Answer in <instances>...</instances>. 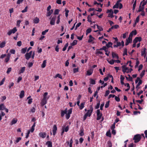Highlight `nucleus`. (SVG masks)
I'll use <instances>...</instances> for the list:
<instances>
[{"label":"nucleus","mask_w":147,"mask_h":147,"mask_svg":"<svg viewBox=\"0 0 147 147\" xmlns=\"http://www.w3.org/2000/svg\"><path fill=\"white\" fill-rule=\"evenodd\" d=\"M142 139L141 135L140 134H137L135 135L133 138L135 143L139 142Z\"/></svg>","instance_id":"f257e3e1"},{"label":"nucleus","mask_w":147,"mask_h":147,"mask_svg":"<svg viewBox=\"0 0 147 147\" xmlns=\"http://www.w3.org/2000/svg\"><path fill=\"white\" fill-rule=\"evenodd\" d=\"M96 114L97 115L96 120H99L101 119L102 115V113H100V110L99 109L97 110Z\"/></svg>","instance_id":"f03ea898"},{"label":"nucleus","mask_w":147,"mask_h":147,"mask_svg":"<svg viewBox=\"0 0 147 147\" xmlns=\"http://www.w3.org/2000/svg\"><path fill=\"white\" fill-rule=\"evenodd\" d=\"M17 31L16 27H14L13 29L7 32V34L9 36H10L12 33L14 34Z\"/></svg>","instance_id":"7ed1b4c3"},{"label":"nucleus","mask_w":147,"mask_h":147,"mask_svg":"<svg viewBox=\"0 0 147 147\" xmlns=\"http://www.w3.org/2000/svg\"><path fill=\"white\" fill-rule=\"evenodd\" d=\"M93 111V108L92 106H90V109L87 111V112L86 113H87V115H88L89 117H90Z\"/></svg>","instance_id":"20e7f679"},{"label":"nucleus","mask_w":147,"mask_h":147,"mask_svg":"<svg viewBox=\"0 0 147 147\" xmlns=\"http://www.w3.org/2000/svg\"><path fill=\"white\" fill-rule=\"evenodd\" d=\"M119 27V26L118 25H115L112 26L111 28H109L107 32H109L112 31V30L114 28L117 29Z\"/></svg>","instance_id":"39448f33"},{"label":"nucleus","mask_w":147,"mask_h":147,"mask_svg":"<svg viewBox=\"0 0 147 147\" xmlns=\"http://www.w3.org/2000/svg\"><path fill=\"white\" fill-rule=\"evenodd\" d=\"M56 16H53V17L51 19V20L50 22V24L51 25H54L55 24V21L56 19Z\"/></svg>","instance_id":"423d86ee"},{"label":"nucleus","mask_w":147,"mask_h":147,"mask_svg":"<svg viewBox=\"0 0 147 147\" xmlns=\"http://www.w3.org/2000/svg\"><path fill=\"white\" fill-rule=\"evenodd\" d=\"M48 99L43 98L41 102V105L42 106L46 104L47 103V100Z\"/></svg>","instance_id":"0eeeda50"},{"label":"nucleus","mask_w":147,"mask_h":147,"mask_svg":"<svg viewBox=\"0 0 147 147\" xmlns=\"http://www.w3.org/2000/svg\"><path fill=\"white\" fill-rule=\"evenodd\" d=\"M121 68L122 69V71L123 73H125V72L127 73V69H128V67H126V65H124L121 66Z\"/></svg>","instance_id":"6e6552de"},{"label":"nucleus","mask_w":147,"mask_h":147,"mask_svg":"<svg viewBox=\"0 0 147 147\" xmlns=\"http://www.w3.org/2000/svg\"><path fill=\"white\" fill-rule=\"evenodd\" d=\"M142 40V38L141 37H136L133 40V42L136 43L138 41L140 42Z\"/></svg>","instance_id":"1a4fd4ad"},{"label":"nucleus","mask_w":147,"mask_h":147,"mask_svg":"<svg viewBox=\"0 0 147 147\" xmlns=\"http://www.w3.org/2000/svg\"><path fill=\"white\" fill-rule=\"evenodd\" d=\"M57 130V127L56 125H55L53 127V135L54 136L55 135Z\"/></svg>","instance_id":"9d476101"},{"label":"nucleus","mask_w":147,"mask_h":147,"mask_svg":"<svg viewBox=\"0 0 147 147\" xmlns=\"http://www.w3.org/2000/svg\"><path fill=\"white\" fill-rule=\"evenodd\" d=\"M46 133L45 132H40L39 134V136L44 138H45L46 136Z\"/></svg>","instance_id":"9b49d317"},{"label":"nucleus","mask_w":147,"mask_h":147,"mask_svg":"<svg viewBox=\"0 0 147 147\" xmlns=\"http://www.w3.org/2000/svg\"><path fill=\"white\" fill-rule=\"evenodd\" d=\"M112 56L113 58H116L117 59H119V57L118 55L116 53L113 52H112Z\"/></svg>","instance_id":"f8f14e48"},{"label":"nucleus","mask_w":147,"mask_h":147,"mask_svg":"<svg viewBox=\"0 0 147 147\" xmlns=\"http://www.w3.org/2000/svg\"><path fill=\"white\" fill-rule=\"evenodd\" d=\"M25 68L26 67H21L19 71V74H20L23 73L25 71Z\"/></svg>","instance_id":"ddd939ff"},{"label":"nucleus","mask_w":147,"mask_h":147,"mask_svg":"<svg viewBox=\"0 0 147 147\" xmlns=\"http://www.w3.org/2000/svg\"><path fill=\"white\" fill-rule=\"evenodd\" d=\"M67 113V109L66 108L64 111L62 110L61 111V116L63 117L65 114H66Z\"/></svg>","instance_id":"4468645a"},{"label":"nucleus","mask_w":147,"mask_h":147,"mask_svg":"<svg viewBox=\"0 0 147 147\" xmlns=\"http://www.w3.org/2000/svg\"><path fill=\"white\" fill-rule=\"evenodd\" d=\"M24 90H22L19 95V97L20 98H22L24 97Z\"/></svg>","instance_id":"2eb2a0df"},{"label":"nucleus","mask_w":147,"mask_h":147,"mask_svg":"<svg viewBox=\"0 0 147 147\" xmlns=\"http://www.w3.org/2000/svg\"><path fill=\"white\" fill-rule=\"evenodd\" d=\"M94 39V38L91 35H90L89 36V39L88 40V42L89 43L91 42Z\"/></svg>","instance_id":"dca6fc26"},{"label":"nucleus","mask_w":147,"mask_h":147,"mask_svg":"<svg viewBox=\"0 0 147 147\" xmlns=\"http://www.w3.org/2000/svg\"><path fill=\"white\" fill-rule=\"evenodd\" d=\"M18 120L16 119H13L11 122L10 124L12 125L16 123L17 121Z\"/></svg>","instance_id":"f3484780"},{"label":"nucleus","mask_w":147,"mask_h":147,"mask_svg":"<svg viewBox=\"0 0 147 147\" xmlns=\"http://www.w3.org/2000/svg\"><path fill=\"white\" fill-rule=\"evenodd\" d=\"M146 49L145 48H144V51H142L141 52V55L142 56H144L145 57L146 55Z\"/></svg>","instance_id":"a211bd4d"},{"label":"nucleus","mask_w":147,"mask_h":147,"mask_svg":"<svg viewBox=\"0 0 147 147\" xmlns=\"http://www.w3.org/2000/svg\"><path fill=\"white\" fill-rule=\"evenodd\" d=\"M25 58L26 59L28 60L30 58L31 56L28 53H26L25 55Z\"/></svg>","instance_id":"6ab92c4d"},{"label":"nucleus","mask_w":147,"mask_h":147,"mask_svg":"<svg viewBox=\"0 0 147 147\" xmlns=\"http://www.w3.org/2000/svg\"><path fill=\"white\" fill-rule=\"evenodd\" d=\"M39 22V19L37 17L35 18L33 20L34 23L35 24H37Z\"/></svg>","instance_id":"aec40b11"},{"label":"nucleus","mask_w":147,"mask_h":147,"mask_svg":"<svg viewBox=\"0 0 147 147\" xmlns=\"http://www.w3.org/2000/svg\"><path fill=\"white\" fill-rule=\"evenodd\" d=\"M141 5H140L139 9L137 11V12H141V11L142 12V11H144V7H142H142H141Z\"/></svg>","instance_id":"412c9836"},{"label":"nucleus","mask_w":147,"mask_h":147,"mask_svg":"<svg viewBox=\"0 0 147 147\" xmlns=\"http://www.w3.org/2000/svg\"><path fill=\"white\" fill-rule=\"evenodd\" d=\"M46 63H47V60H44L43 61V63L41 65V67L42 68H44L46 67Z\"/></svg>","instance_id":"4be33fe9"},{"label":"nucleus","mask_w":147,"mask_h":147,"mask_svg":"<svg viewBox=\"0 0 147 147\" xmlns=\"http://www.w3.org/2000/svg\"><path fill=\"white\" fill-rule=\"evenodd\" d=\"M6 44V42L5 41H3L0 43V48H3L5 47Z\"/></svg>","instance_id":"5701e85b"},{"label":"nucleus","mask_w":147,"mask_h":147,"mask_svg":"<svg viewBox=\"0 0 147 147\" xmlns=\"http://www.w3.org/2000/svg\"><path fill=\"white\" fill-rule=\"evenodd\" d=\"M126 42L125 43V45L126 46H127L129 45V44L131 43L132 42V40L131 39H129L128 40V38H127L126 40Z\"/></svg>","instance_id":"b1692460"},{"label":"nucleus","mask_w":147,"mask_h":147,"mask_svg":"<svg viewBox=\"0 0 147 147\" xmlns=\"http://www.w3.org/2000/svg\"><path fill=\"white\" fill-rule=\"evenodd\" d=\"M5 109V107L3 104H0V110H3Z\"/></svg>","instance_id":"393cba45"},{"label":"nucleus","mask_w":147,"mask_h":147,"mask_svg":"<svg viewBox=\"0 0 147 147\" xmlns=\"http://www.w3.org/2000/svg\"><path fill=\"white\" fill-rule=\"evenodd\" d=\"M93 73V70L90 69L87 71V75L88 76H90Z\"/></svg>","instance_id":"a878e982"},{"label":"nucleus","mask_w":147,"mask_h":147,"mask_svg":"<svg viewBox=\"0 0 147 147\" xmlns=\"http://www.w3.org/2000/svg\"><path fill=\"white\" fill-rule=\"evenodd\" d=\"M46 144L48 146V147H52V143L50 141H48L46 142Z\"/></svg>","instance_id":"bb28decb"},{"label":"nucleus","mask_w":147,"mask_h":147,"mask_svg":"<svg viewBox=\"0 0 147 147\" xmlns=\"http://www.w3.org/2000/svg\"><path fill=\"white\" fill-rule=\"evenodd\" d=\"M113 45V43L111 42H108L107 44L106 45V46L107 47L109 48V47H111L112 48V45Z\"/></svg>","instance_id":"cd10ccee"},{"label":"nucleus","mask_w":147,"mask_h":147,"mask_svg":"<svg viewBox=\"0 0 147 147\" xmlns=\"http://www.w3.org/2000/svg\"><path fill=\"white\" fill-rule=\"evenodd\" d=\"M85 102H82L80 104V105L79 106L80 107V110L82 109L84 107Z\"/></svg>","instance_id":"c85d7f7f"},{"label":"nucleus","mask_w":147,"mask_h":147,"mask_svg":"<svg viewBox=\"0 0 147 147\" xmlns=\"http://www.w3.org/2000/svg\"><path fill=\"white\" fill-rule=\"evenodd\" d=\"M80 131V133L79 134L81 136H83L84 134V129L83 128H81Z\"/></svg>","instance_id":"c756f323"},{"label":"nucleus","mask_w":147,"mask_h":147,"mask_svg":"<svg viewBox=\"0 0 147 147\" xmlns=\"http://www.w3.org/2000/svg\"><path fill=\"white\" fill-rule=\"evenodd\" d=\"M27 49V47H25L24 48H22L21 49V53L23 54L25 53Z\"/></svg>","instance_id":"7c9ffc66"},{"label":"nucleus","mask_w":147,"mask_h":147,"mask_svg":"<svg viewBox=\"0 0 147 147\" xmlns=\"http://www.w3.org/2000/svg\"><path fill=\"white\" fill-rule=\"evenodd\" d=\"M48 11V12L47 15V17L51 15V14L53 13V10L51 9V10H49Z\"/></svg>","instance_id":"2f4dec72"},{"label":"nucleus","mask_w":147,"mask_h":147,"mask_svg":"<svg viewBox=\"0 0 147 147\" xmlns=\"http://www.w3.org/2000/svg\"><path fill=\"white\" fill-rule=\"evenodd\" d=\"M119 3L117 2L116 3L113 7V9L118 8H119Z\"/></svg>","instance_id":"473e14b6"},{"label":"nucleus","mask_w":147,"mask_h":147,"mask_svg":"<svg viewBox=\"0 0 147 147\" xmlns=\"http://www.w3.org/2000/svg\"><path fill=\"white\" fill-rule=\"evenodd\" d=\"M142 3V6L144 7V5H145L147 3V1H143V0L141 2L140 5H141Z\"/></svg>","instance_id":"72a5a7b5"},{"label":"nucleus","mask_w":147,"mask_h":147,"mask_svg":"<svg viewBox=\"0 0 147 147\" xmlns=\"http://www.w3.org/2000/svg\"><path fill=\"white\" fill-rule=\"evenodd\" d=\"M145 71L144 70H143L142 72L141 73L140 76V77L141 78H142V77L144 76L145 74Z\"/></svg>","instance_id":"f704fd0d"},{"label":"nucleus","mask_w":147,"mask_h":147,"mask_svg":"<svg viewBox=\"0 0 147 147\" xmlns=\"http://www.w3.org/2000/svg\"><path fill=\"white\" fill-rule=\"evenodd\" d=\"M88 21L90 23V24H92V21H91V17L90 15H88L87 17Z\"/></svg>","instance_id":"c9c22d12"},{"label":"nucleus","mask_w":147,"mask_h":147,"mask_svg":"<svg viewBox=\"0 0 147 147\" xmlns=\"http://www.w3.org/2000/svg\"><path fill=\"white\" fill-rule=\"evenodd\" d=\"M57 77H58L59 78L62 79V76L60 74H57L56 76L55 77V78H56Z\"/></svg>","instance_id":"e433bc0d"},{"label":"nucleus","mask_w":147,"mask_h":147,"mask_svg":"<svg viewBox=\"0 0 147 147\" xmlns=\"http://www.w3.org/2000/svg\"><path fill=\"white\" fill-rule=\"evenodd\" d=\"M106 49H107L106 47L105 46H103L102 47L100 48V49H96V51H102V50H105Z\"/></svg>","instance_id":"4c0bfd02"},{"label":"nucleus","mask_w":147,"mask_h":147,"mask_svg":"<svg viewBox=\"0 0 147 147\" xmlns=\"http://www.w3.org/2000/svg\"><path fill=\"white\" fill-rule=\"evenodd\" d=\"M127 49L125 48L124 49L123 53V56H124L125 55H127Z\"/></svg>","instance_id":"58836bf2"},{"label":"nucleus","mask_w":147,"mask_h":147,"mask_svg":"<svg viewBox=\"0 0 147 147\" xmlns=\"http://www.w3.org/2000/svg\"><path fill=\"white\" fill-rule=\"evenodd\" d=\"M90 84H95V81L94 80L90 79Z\"/></svg>","instance_id":"ea45409f"},{"label":"nucleus","mask_w":147,"mask_h":147,"mask_svg":"<svg viewBox=\"0 0 147 147\" xmlns=\"http://www.w3.org/2000/svg\"><path fill=\"white\" fill-rule=\"evenodd\" d=\"M77 41L76 40H74L73 42L71 43V45L73 46L76 45L77 44Z\"/></svg>","instance_id":"a19ab883"},{"label":"nucleus","mask_w":147,"mask_h":147,"mask_svg":"<svg viewBox=\"0 0 147 147\" xmlns=\"http://www.w3.org/2000/svg\"><path fill=\"white\" fill-rule=\"evenodd\" d=\"M92 31V29L91 28H89L86 31V35H87L88 34L90 33Z\"/></svg>","instance_id":"79ce46f5"},{"label":"nucleus","mask_w":147,"mask_h":147,"mask_svg":"<svg viewBox=\"0 0 147 147\" xmlns=\"http://www.w3.org/2000/svg\"><path fill=\"white\" fill-rule=\"evenodd\" d=\"M97 28L98 30V31H102L103 30V29L102 27L98 26V25H96Z\"/></svg>","instance_id":"37998d69"},{"label":"nucleus","mask_w":147,"mask_h":147,"mask_svg":"<svg viewBox=\"0 0 147 147\" xmlns=\"http://www.w3.org/2000/svg\"><path fill=\"white\" fill-rule=\"evenodd\" d=\"M108 62L111 65H113L115 62V60L112 59L110 61H108Z\"/></svg>","instance_id":"c03bdc74"},{"label":"nucleus","mask_w":147,"mask_h":147,"mask_svg":"<svg viewBox=\"0 0 147 147\" xmlns=\"http://www.w3.org/2000/svg\"><path fill=\"white\" fill-rule=\"evenodd\" d=\"M113 12H112V13H109L108 14V17H110L111 18H113L114 17V15H113Z\"/></svg>","instance_id":"a18cd8bd"},{"label":"nucleus","mask_w":147,"mask_h":147,"mask_svg":"<svg viewBox=\"0 0 147 147\" xmlns=\"http://www.w3.org/2000/svg\"><path fill=\"white\" fill-rule=\"evenodd\" d=\"M48 93L47 92H45L44 93V95H43V98H47L48 99L49 98V97H47V96L48 94Z\"/></svg>","instance_id":"49530a36"},{"label":"nucleus","mask_w":147,"mask_h":147,"mask_svg":"<svg viewBox=\"0 0 147 147\" xmlns=\"http://www.w3.org/2000/svg\"><path fill=\"white\" fill-rule=\"evenodd\" d=\"M78 68H74L73 70V71L74 73H75L78 71Z\"/></svg>","instance_id":"de8ad7c7"},{"label":"nucleus","mask_w":147,"mask_h":147,"mask_svg":"<svg viewBox=\"0 0 147 147\" xmlns=\"http://www.w3.org/2000/svg\"><path fill=\"white\" fill-rule=\"evenodd\" d=\"M109 102H110L109 100L107 101L106 102V103L105 105V108H107L109 107Z\"/></svg>","instance_id":"09e8293b"},{"label":"nucleus","mask_w":147,"mask_h":147,"mask_svg":"<svg viewBox=\"0 0 147 147\" xmlns=\"http://www.w3.org/2000/svg\"><path fill=\"white\" fill-rule=\"evenodd\" d=\"M49 29H46L44 31H42V35H45L46 33L48 32L49 31Z\"/></svg>","instance_id":"8fccbe9b"},{"label":"nucleus","mask_w":147,"mask_h":147,"mask_svg":"<svg viewBox=\"0 0 147 147\" xmlns=\"http://www.w3.org/2000/svg\"><path fill=\"white\" fill-rule=\"evenodd\" d=\"M82 24L81 22H80V23H78L76 26V27H75V30H76L77 29V28L79 27Z\"/></svg>","instance_id":"3c124183"},{"label":"nucleus","mask_w":147,"mask_h":147,"mask_svg":"<svg viewBox=\"0 0 147 147\" xmlns=\"http://www.w3.org/2000/svg\"><path fill=\"white\" fill-rule=\"evenodd\" d=\"M115 98V99L117 101L119 102L120 101V98L119 97H117L115 95V96L114 97Z\"/></svg>","instance_id":"603ef678"},{"label":"nucleus","mask_w":147,"mask_h":147,"mask_svg":"<svg viewBox=\"0 0 147 147\" xmlns=\"http://www.w3.org/2000/svg\"><path fill=\"white\" fill-rule=\"evenodd\" d=\"M59 10L58 9H56L54 12V15H57L59 14Z\"/></svg>","instance_id":"864d4df0"},{"label":"nucleus","mask_w":147,"mask_h":147,"mask_svg":"<svg viewBox=\"0 0 147 147\" xmlns=\"http://www.w3.org/2000/svg\"><path fill=\"white\" fill-rule=\"evenodd\" d=\"M11 67L8 68L7 69V70L6 72L7 74H8L11 71Z\"/></svg>","instance_id":"5fc2aeb1"},{"label":"nucleus","mask_w":147,"mask_h":147,"mask_svg":"<svg viewBox=\"0 0 147 147\" xmlns=\"http://www.w3.org/2000/svg\"><path fill=\"white\" fill-rule=\"evenodd\" d=\"M100 105V101H98V103L95 106V108L96 109H98L99 108Z\"/></svg>","instance_id":"6e6d98bb"},{"label":"nucleus","mask_w":147,"mask_h":147,"mask_svg":"<svg viewBox=\"0 0 147 147\" xmlns=\"http://www.w3.org/2000/svg\"><path fill=\"white\" fill-rule=\"evenodd\" d=\"M110 93V91L109 90H106L105 93V97L107 96Z\"/></svg>","instance_id":"4d7b16f0"},{"label":"nucleus","mask_w":147,"mask_h":147,"mask_svg":"<svg viewBox=\"0 0 147 147\" xmlns=\"http://www.w3.org/2000/svg\"><path fill=\"white\" fill-rule=\"evenodd\" d=\"M96 52L95 54H96L97 55V54H102V55H103V53L102 52V51H96Z\"/></svg>","instance_id":"13d9d810"},{"label":"nucleus","mask_w":147,"mask_h":147,"mask_svg":"<svg viewBox=\"0 0 147 147\" xmlns=\"http://www.w3.org/2000/svg\"><path fill=\"white\" fill-rule=\"evenodd\" d=\"M60 15H59L57 17V20L56 22V23L57 24H59L60 22Z\"/></svg>","instance_id":"bf43d9fd"},{"label":"nucleus","mask_w":147,"mask_h":147,"mask_svg":"<svg viewBox=\"0 0 147 147\" xmlns=\"http://www.w3.org/2000/svg\"><path fill=\"white\" fill-rule=\"evenodd\" d=\"M5 81V78H4L0 82V86L3 85Z\"/></svg>","instance_id":"052dcab7"},{"label":"nucleus","mask_w":147,"mask_h":147,"mask_svg":"<svg viewBox=\"0 0 147 147\" xmlns=\"http://www.w3.org/2000/svg\"><path fill=\"white\" fill-rule=\"evenodd\" d=\"M131 33H132V34L133 35H135L137 34V31L136 30L132 31Z\"/></svg>","instance_id":"680f3d73"},{"label":"nucleus","mask_w":147,"mask_h":147,"mask_svg":"<svg viewBox=\"0 0 147 147\" xmlns=\"http://www.w3.org/2000/svg\"><path fill=\"white\" fill-rule=\"evenodd\" d=\"M72 143H73V140H72V139L71 138L70 140L69 144V147H72Z\"/></svg>","instance_id":"e2e57ef3"},{"label":"nucleus","mask_w":147,"mask_h":147,"mask_svg":"<svg viewBox=\"0 0 147 147\" xmlns=\"http://www.w3.org/2000/svg\"><path fill=\"white\" fill-rule=\"evenodd\" d=\"M132 36H133V35L132 34V33H130L129 35V37L128 38V40H129V39L132 40Z\"/></svg>","instance_id":"0e129e2a"},{"label":"nucleus","mask_w":147,"mask_h":147,"mask_svg":"<svg viewBox=\"0 0 147 147\" xmlns=\"http://www.w3.org/2000/svg\"><path fill=\"white\" fill-rule=\"evenodd\" d=\"M27 9H28V7H27V6L26 7H25V8H24V10H22V12L24 13V12H26L27 11Z\"/></svg>","instance_id":"69168bd1"},{"label":"nucleus","mask_w":147,"mask_h":147,"mask_svg":"<svg viewBox=\"0 0 147 147\" xmlns=\"http://www.w3.org/2000/svg\"><path fill=\"white\" fill-rule=\"evenodd\" d=\"M15 52H16V51H15V50L13 49H11L10 51V52L11 53L13 54H15Z\"/></svg>","instance_id":"338daca9"},{"label":"nucleus","mask_w":147,"mask_h":147,"mask_svg":"<svg viewBox=\"0 0 147 147\" xmlns=\"http://www.w3.org/2000/svg\"><path fill=\"white\" fill-rule=\"evenodd\" d=\"M35 111V109L34 107H33L31 109L30 112H32V113H34Z\"/></svg>","instance_id":"774afa93"}]
</instances>
